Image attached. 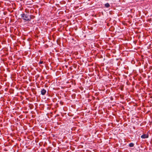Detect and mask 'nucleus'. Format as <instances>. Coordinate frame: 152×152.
Wrapping results in <instances>:
<instances>
[{
    "label": "nucleus",
    "instance_id": "f257e3e1",
    "mask_svg": "<svg viewBox=\"0 0 152 152\" xmlns=\"http://www.w3.org/2000/svg\"><path fill=\"white\" fill-rule=\"evenodd\" d=\"M21 18L27 21H29L31 19H33L35 16L33 15H29L27 14H23L21 15Z\"/></svg>",
    "mask_w": 152,
    "mask_h": 152
},
{
    "label": "nucleus",
    "instance_id": "f03ea898",
    "mask_svg": "<svg viewBox=\"0 0 152 152\" xmlns=\"http://www.w3.org/2000/svg\"><path fill=\"white\" fill-rule=\"evenodd\" d=\"M141 137L142 139L148 138V134H143L141 136Z\"/></svg>",
    "mask_w": 152,
    "mask_h": 152
},
{
    "label": "nucleus",
    "instance_id": "7ed1b4c3",
    "mask_svg": "<svg viewBox=\"0 0 152 152\" xmlns=\"http://www.w3.org/2000/svg\"><path fill=\"white\" fill-rule=\"evenodd\" d=\"M46 91L44 89H43L41 91V94L43 95H45L46 93Z\"/></svg>",
    "mask_w": 152,
    "mask_h": 152
},
{
    "label": "nucleus",
    "instance_id": "20e7f679",
    "mask_svg": "<svg viewBox=\"0 0 152 152\" xmlns=\"http://www.w3.org/2000/svg\"><path fill=\"white\" fill-rule=\"evenodd\" d=\"M106 7L108 8L110 7V5L108 3H107L106 4H105L104 5Z\"/></svg>",
    "mask_w": 152,
    "mask_h": 152
},
{
    "label": "nucleus",
    "instance_id": "39448f33",
    "mask_svg": "<svg viewBox=\"0 0 152 152\" xmlns=\"http://www.w3.org/2000/svg\"><path fill=\"white\" fill-rule=\"evenodd\" d=\"M134 145V144L132 143H130L129 145V146L130 147H133Z\"/></svg>",
    "mask_w": 152,
    "mask_h": 152
},
{
    "label": "nucleus",
    "instance_id": "423d86ee",
    "mask_svg": "<svg viewBox=\"0 0 152 152\" xmlns=\"http://www.w3.org/2000/svg\"><path fill=\"white\" fill-rule=\"evenodd\" d=\"M43 63V61H40L39 62V64H42Z\"/></svg>",
    "mask_w": 152,
    "mask_h": 152
}]
</instances>
